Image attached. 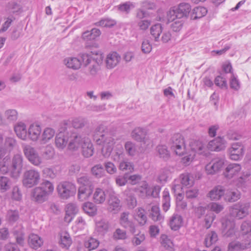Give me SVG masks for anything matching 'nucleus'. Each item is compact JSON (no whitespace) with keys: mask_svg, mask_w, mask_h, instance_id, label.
Masks as SVG:
<instances>
[{"mask_svg":"<svg viewBox=\"0 0 251 251\" xmlns=\"http://www.w3.org/2000/svg\"><path fill=\"white\" fill-rule=\"evenodd\" d=\"M160 242L162 246L166 249L171 251L173 250V243L167 235H162L160 237Z\"/></svg>","mask_w":251,"mask_h":251,"instance_id":"42","label":"nucleus"},{"mask_svg":"<svg viewBox=\"0 0 251 251\" xmlns=\"http://www.w3.org/2000/svg\"><path fill=\"white\" fill-rule=\"evenodd\" d=\"M137 191L141 196H150V188L146 181L141 182L140 185L137 188Z\"/></svg>","mask_w":251,"mask_h":251,"instance_id":"51","label":"nucleus"},{"mask_svg":"<svg viewBox=\"0 0 251 251\" xmlns=\"http://www.w3.org/2000/svg\"><path fill=\"white\" fill-rule=\"evenodd\" d=\"M55 131L51 128H46L40 137L41 144H45L50 140L54 135Z\"/></svg>","mask_w":251,"mask_h":251,"instance_id":"34","label":"nucleus"},{"mask_svg":"<svg viewBox=\"0 0 251 251\" xmlns=\"http://www.w3.org/2000/svg\"><path fill=\"white\" fill-rule=\"evenodd\" d=\"M162 32V26L160 24L152 25L150 29V32L155 42L159 41V36Z\"/></svg>","mask_w":251,"mask_h":251,"instance_id":"40","label":"nucleus"},{"mask_svg":"<svg viewBox=\"0 0 251 251\" xmlns=\"http://www.w3.org/2000/svg\"><path fill=\"white\" fill-rule=\"evenodd\" d=\"M59 196L64 200H67L74 196L76 192L75 184L68 181L60 182L57 187Z\"/></svg>","mask_w":251,"mask_h":251,"instance_id":"7","label":"nucleus"},{"mask_svg":"<svg viewBox=\"0 0 251 251\" xmlns=\"http://www.w3.org/2000/svg\"><path fill=\"white\" fill-rule=\"evenodd\" d=\"M87 123L86 119L78 117L74 119L72 122L73 126L75 128H80L84 127Z\"/></svg>","mask_w":251,"mask_h":251,"instance_id":"57","label":"nucleus"},{"mask_svg":"<svg viewBox=\"0 0 251 251\" xmlns=\"http://www.w3.org/2000/svg\"><path fill=\"white\" fill-rule=\"evenodd\" d=\"M88 138L75 132L70 131L68 148L70 150H76L81 147L85 142V141Z\"/></svg>","mask_w":251,"mask_h":251,"instance_id":"9","label":"nucleus"},{"mask_svg":"<svg viewBox=\"0 0 251 251\" xmlns=\"http://www.w3.org/2000/svg\"><path fill=\"white\" fill-rule=\"evenodd\" d=\"M92 190L86 187L81 186L79 188L78 192V199L80 201L87 200L92 194Z\"/></svg>","mask_w":251,"mask_h":251,"instance_id":"37","label":"nucleus"},{"mask_svg":"<svg viewBox=\"0 0 251 251\" xmlns=\"http://www.w3.org/2000/svg\"><path fill=\"white\" fill-rule=\"evenodd\" d=\"M222 229L224 236L226 237H232L235 235L237 229L235 228V222L232 220L225 219L222 221Z\"/></svg>","mask_w":251,"mask_h":251,"instance_id":"13","label":"nucleus"},{"mask_svg":"<svg viewBox=\"0 0 251 251\" xmlns=\"http://www.w3.org/2000/svg\"><path fill=\"white\" fill-rule=\"evenodd\" d=\"M150 216L154 221L162 222L163 221L164 217L161 215L160 208L157 205L151 206Z\"/></svg>","mask_w":251,"mask_h":251,"instance_id":"33","label":"nucleus"},{"mask_svg":"<svg viewBox=\"0 0 251 251\" xmlns=\"http://www.w3.org/2000/svg\"><path fill=\"white\" fill-rule=\"evenodd\" d=\"M241 169V165L238 163H230L226 167L224 175L227 179H231L238 174Z\"/></svg>","mask_w":251,"mask_h":251,"instance_id":"15","label":"nucleus"},{"mask_svg":"<svg viewBox=\"0 0 251 251\" xmlns=\"http://www.w3.org/2000/svg\"><path fill=\"white\" fill-rule=\"evenodd\" d=\"M133 217L139 226H144L147 222L148 218L145 211L142 207H138L134 210Z\"/></svg>","mask_w":251,"mask_h":251,"instance_id":"19","label":"nucleus"},{"mask_svg":"<svg viewBox=\"0 0 251 251\" xmlns=\"http://www.w3.org/2000/svg\"><path fill=\"white\" fill-rule=\"evenodd\" d=\"M229 84L230 88L234 90L237 91L240 88V82L233 74L230 77Z\"/></svg>","mask_w":251,"mask_h":251,"instance_id":"63","label":"nucleus"},{"mask_svg":"<svg viewBox=\"0 0 251 251\" xmlns=\"http://www.w3.org/2000/svg\"><path fill=\"white\" fill-rule=\"evenodd\" d=\"M93 201L98 204L103 203L106 199L104 191L100 188H96L93 194Z\"/></svg>","mask_w":251,"mask_h":251,"instance_id":"32","label":"nucleus"},{"mask_svg":"<svg viewBox=\"0 0 251 251\" xmlns=\"http://www.w3.org/2000/svg\"><path fill=\"white\" fill-rule=\"evenodd\" d=\"M66 213L69 215L75 216L78 212V209L76 204L69 203L66 206Z\"/></svg>","mask_w":251,"mask_h":251,"instance_id":"60","label":"nucleus"},{"mask_svg":"<svg viewBox=\"0 0 251 251\" xmlns=\"http://www.w3.org/2000/svg\"><path fill=\"white\" fill-rule=\"evenodd\" d=\"M105 129L104 125H98L95 129L93 136L97 144L102 146V155L105 158H107L111 155L115 141L111 134L106 131Z\"/></svg>","mask_w":251,"mask_h":251,"instance_id":"1","label":"nucleus"},{"mask_svg":"<svg viewBox=\"0 0 251 251\" xmlns=\"http://www.w3.org/2000/svg\"><path fill=\"white\" fill-rule=\"evenodd\" d=\"M119 168L122 171H127L132 172L134 170V165L131 162L127 159H125L120 162Z\"/></svg>","mask_w":251,"mask_h":251,"instance_id":"45","label":"nucleus"},{"mask_svg":"<svg viewBox=\"0 0 251 251\" xmlns=\"http://www.w3.org/2000/svg\"><path fill=\"white\" fill-rule=\"evenodd\" d=\"M69 141V132L64 131L57 133L55 139V144L59 149H63Z\"/></svg>","mask_w":251,"mask_h":251,"instance_id":"18","label":"nucleus"},{"mask_svg":"<svg viewBox=\"0 0 251 251\" xmlns=\"http://www.w3.org/2000/svg\"><path fill=\"white\" fill-rule=\"evenodd\" d=\"M19 114L15 109H8L5 110L3 114L4 121L8 123H14L18 119Z\"/></svg>","mask_w":251,"mask_h":251,"instance_id":"25","label":"nucleus"},{"mask_svg":"<svg viewBox=\"0 0 251 251\" xmlns=\"http://www.w3.org/2000/svg\"><path fill=\"white\" fill-rule=\"evenodd\" d=\"M100 244L99 241L95 238L91 237L84 243V246L89 251L95 250L98 248Z\"/></svg>","mask_w":251,"mask_h":251,"instance_id":"48","label":"nucleus"},{"mask_svg":"<svg viewBox=\"0 0 251 251\" xmlns=\"http://www.w3.org/2000/svg\"><path fill=\"white\" fill-rule=\"evenodd\" d=\"M121 208V201L119 199L115 194H110L108 201V210L115 213L118 212Z\"/></svg>","mask_w":251,"mask_h":251,"instance_id":"16","label":"nucleus"},{"mask_svg":"<svg viewBox=\"0 0 251 251\" xmlns=\"http://www.w3.org/2000/svg\"><path fill=\"white\" fill-rule=\"evenodd\" d=\"M14 131L17 136L23 140H26L27 138L28 131L25 124L22 122H18L14 126Z\"/></svg>","mask_w":251,"mask_h":251,"instance_id":"22","label":"nucleus"},{"mask_svg":"<svg viewBox=\"0 0 251 251\" xmlns=\"http://www.w3.org/2000/svg\"><path fill=\"white\" fill-rule=\"evenodd\" d=\"M173 23L171 25V28L175 32L179 31L183 25L182 20L176 19V20L172 22Z\"/></svg>","mask_w":251,"mask_h":251,"instance_id":"64","label":"nucleus"},{"mask_svg":"<svg viewBox=\"0 0 251 251\" xmlns=\"http://www.w3.org/2000/svg\"><path fill=\"white\" fill-rule=\"evenodd\" d=\"M82 208L85 213L91 216L95 215L97 212L96 206L91 202H85L83 204Z\"/></svg>","mask_w":251,"mask_h":251,"instance_id":"39","label":"nucleus"},{"mask_svg":"<svg viewBox=\"0 0 251 251\" xmlns=\"http://www.w3.org/2000/svg\"><path fill=\"white\" fill-rule=\"evenodd\" d=\"M224 200L229 202H233L240 198V193L237 189H228L225 190Z\"/></svg>","mask_w":251,"mask_h":251,"instance_id":"24","label":"nucleus"},{"mask_svg":"<svg viewBox=\"0 0 251 251\" xmlns=\"http://www.w3.org/2000/svg\"><path fill=\"white\" fill-rule=\"evenodd\" d=\"M180 182L184 186H191L194 184L193 177L189 174H183L180 175Z\"/></svg>","mask_w":251,"mask_h":251,"instance_id":"46","label":"nucleus"},{"mask_svg":"<svg viewBox=\"0 0 251 251\" xmlns=\"http://www.w3.org/2000/svg\"><path fill=\"white\" fill-rule=\"evenodd\" d=\"M225 148L226 141L221 137H218L210 141L207 146V148L211 151H219L224 150Z\"/></svg>","mask_w":251,"mask_h":251,"instance_id":"17","label":"nucleus"},{"mask_svg":"<svg viewBox=\"0 0 251 251\" xmlns=\"http://www.w3.org/2000/svg\"><path fill=\"white\" fill-rule=\"evenodd\" d=\"M110 225L108 222L102 220L96 224V229L99 232L104 234L108 231Z\"/></svg>","mask_w":251,"mask_h":251,"instance_id":"47","label":"nucleus"},{"mask_svg":"<svg viewBox=\"0 0 251 251\" xmlns=\"http://www.w3.org/2000/svg\"><path fill=\"white\" fill-rule=\"evenodd\" d=\"M77 182L81 184L82 186H89L91 184L90 177L86 175H80L77 178Z\"/></svg>","mask_w":251,"mask_h":251,"instance_id":"62","label":"nucleus"},{"mask_svg":"<svg viewBox=\"0 0 251 251\" xmlns=\"http://www.w3.org/2000/svg\"><path fill=\"white\" fill-rule=\"evenodd\" d=\"M192 149L199 154H202L204 151L205 147L201 141H196L192 145Z\"/></svg>","mask_w":251,"mask_h":251,"instance_id":"61","label":"nucleus"},{"mask_svg":"<svg viewBox=\"0 0 251 251\" xmlns=\"http://www.w3.org/2000/svg\"><path fill=\"white\" fill-rule=\"evenodd\" d=\"M54 191L53 184L48 180H44L39 186L32 190V195L34 200L39 203L46 201L49 196L51 195Z\"/></svg>","mask_w":251,"mask_h":251,"instance_id":"3","label":"nucleus"},{"mask_svg":"<svg viewBox=\"0 0 251 251\" xmlns=\"http://www.w3.org/2000/svg\"><path fill=\"white\" fill-rule=\"evenodd\" d=\"M41 127L36 124H31L28 128L27 136L32 141H36L41 137Z\"/></svg>","mask_w":251,"mask_h":251,"instance_id":"21","label":"nucleus"},{"mask_svg":"<svg viewBox=\"0 0 251 251\" xmlns=\"http://www.w3.org/2000/svg\"><path fill=\"white\" fill-rule=\"evenodd\" d=\"M22 148L24 154L27 159L38 152L35 148L30 145L23 144Z\"/></svg>","mask_w":251,"mask_h":251,"instance_id":"43","label":"nucleus"},{"mask_svg":"<svg viewBox=\"0 0 251 251\" xmlns=\"http://www.w3.org/2000/svg\"><path fill=\"white\" fill-rule=\"evenodd\" d=\"M250 243H241L238 241H233L228 245V251H240L248 248Z\"/></svg>","mask_w":251,"mask_h":251,"instance_id":"28","label":"nucleus"},{"mask_svg":"<svg viewBox=\"0 0 251 251\" xmlns=\"http://www.w3.org/2000/svg\"><path fill=\"white\" fill-rule=\"evenodd\" d=\"M10 181L8 177L5 176L0 177V190L5 192L10 188Z\"/></svg>","mask_w":251,"mask_h":251,"instance_id":"59","label":"nucleus"},{"mask_svg":"<svg viewBox=\"0 0 251 251\" xmlns=\"http://www.w3.org/2000/svg\"><path fill=\"white\" fill-rule=\"evenodd\" d=\"M182 185L178 180H175L172 184V190L177 197L181 198L182 195L181 191L182 190Z\"/></svg>","mask_w":251,"mask_h":251,"instance_id":"56","label":"nucleus"},{"mask_svg":"<svg viewBox=\"0 0 251 251\" xmlns=\"http://www.w3.org/2000/svg\"><path fill=\"white\" fill-rule=\"evenodd\" d=\"M64 64L69 68L73 70L79 69L82 64L81 60L76 57H69L64 59Z\"/></svg>","mask_w":251,"mask_h":251,"instance_id":"26","label":"nucleus"},{"mask_svg":"<svg viewBox=\"0 0 251 251\" xmlns=\"http://www.w3.org/2000/svg\"><path fill=\"white\" fill-rule=\"evenodd\" d=\"M54 154V149L51 146H47L43 151L42 156L46 160H50L53 158Z\"/></svg>","mask_w":251,"mask_h":251,"instance_id":"53","label":"nucleus"},{"mask_svg":"<svg viewBox=\"0 0 251 251\" xmlns=\"http://www.w3.org/2000/svg\"><path fill=\"white\" fill-rule=\"evenodd\" d=\"M124 157L125 154L122 147L120 148H117L112 155V159L115 162H120L122 160H124Z\"/></svg>","mask_w":251,"mask_h":251,"instance_id":"50","label":"nucleus"},{"mask_svg":"<svg viewBox=\"0 0 251 251\" xmlns=\"http://www.w3.org/2000/svg\"><path fill=\"white\" fill-rule=\"evenodd\" d=\"M206 8L202 6L196 7L193 9L192 16L194 19L201 18L207 13Z\"/></svg>","mask_w":251,"mask_h":251,"instance_id":"44","label":"nucleus"},{"mask_svg":"<svg viewBox=\"0 0 251 251\" xmlns=\"http://www.w3.org/2000/svg\"><path fill=\"white\" fill-rule=\"evenodd\" d=\"M13 233L16 240L17 243L23 246L25 244L23 227L21 225L16 226L13 229Z\"/></svg>","mask_w":251,"mask_h":251,"instance_id":"27","label":"nucleus"},{"mask_svg":"<svg viewBox=\"0 0 251 251\" xmlns=\"http://www.w3.org/2000/svg\"><path fill=\"white\" fill-rule=\"evenodd\" d=\"M116 24V22L110 19H104L95 23L97 26H100L102 27H111Z\"/></svg>","mask_w":251,"mask_h":251,"instance_id":"58","label":"nucleus"},{"mask_svg":"<svg viewBox=\"0 0 251 251\" xmlns=\"http://www.w3.org/2000/svg\"><path fill=\"white\" fill-rule=\"evenodd\" d=\"M91 173L97 178H100L104 175V170L102 165L99 164L95 165L91 169Z\"/></svg>","mask_w":251,"mask_h":251,"instance_id":"49","label":"nucleus"},{"mask_svg":"<svg viewBox=\"0 0 251 251\" xmlns=\"http://www.w3.org/2000/svg\"><path fill=\"white\" fill-rule=\"evenodd\" d=\"M169 144L171 150L176 154L181 156L185 153V145L184 138L180 133L173 134L169 141Z\"/></svg>","mask_w":251,"mask_h":251,"instance_id":"6","label":"nucleus"},{"mask_svg":"<svg viewBox=\"0 0 251 251\" xmlns=\"http://www.w3.org/2000/svg\"><path fill=\"white\" fill-rule=\"evenodd\" d=\"M182 218L181 216L177 214H174L170 220V226L172 229L177 230L181 226Z\"/></svg>","mask_w":251,"mask_h":251,"instance_id":"31","label":"nucleus"},{"mask_svg":"<svg viewBox=\"0 0 251 251\" xmlns=\"http://www.w3.org/2000/svg\"><path fill=\"white\" fill-rule=\"evenodd\" d=\"M225 194V189L220 185L214 187L207 194V197L211 201H218Z\"/></svg>","mask_w":251,"mask_h":251,"instance_id":"23","label":"nucleus"},{"mask_svg":"<svg viewBox=\"0 0 251 251\" xmlns=\"http://www.w3.org/2000/svg\"><path fill=\"white\" fill-rule=\"evenodd\" d=\"M191 10L190 5L187 3H180L177 7L170 9L167 13L168 22H173L176 19L182 20L188 17Z\"/></svg>","mask_w":251,"mask_h":251,"instance_id":"4","label":"nucleus"},{"mask_svg":"<svg viewBox=\"0 0 251 251\" xmlns=\"http://www.w3.org/2000/svg\"><path fill=\"white\" fill-rule=\"evenodd\" d=\"M129 215L128 212L121 213L119 223L124 228L128 229L132 233H134L136 230L135 226L133 222L129 219Z\"/></svg>","mask_w":251,"mask_h":251,"instance_id":"14","label":"nucleus"},{"mask_svg":"<svg viewBox=\"0 0 251 251\" xmlns=\"http://www.w3.org/2000/svg\"><path fill=\"white\" fill-rule=\"evenodd\" d=\"M85 142L81 147L82 152L85 157H89L94 153V147L89 138L85 141Z\"/></svg>","mask_w":251,"mask_h":251,"instance_id":"30","label":"nucleus"},{"mask_svg":"<svg viewBox=\"0 0 251 251\" xmlns=\"http://www.w3.org/2000/svg\"><path fill=\"white\" fill-rule=\"evenodd\" d=\"M125 150L128 156H134L137 153V146L136 144L132 142L127 141L126 142L124 145Z\"/></svg>","mask_w":251,"mask_h":251,"instance_id":"35","label":"nucleus"},{"mask_svg":"<svg viewBox=\"0 0 251 251\" xmlns=\"http://www.w3.org/2000/svg\"><path fill=\"white\" fill-rule=\"evenodd\" d=\"M60 244L62 247L68 248L72 244V239L68 233H63L60 236Z\"/></svg>","mask_w":251,"mask_h":251,"instance_id":"55","label":"nucleus"},{"mask_svg":"<svg viewBox=\"0 0 251 251\" xmlns=\"http://www.w3.org/2000/svg\"><path fill=\"white\" fill-rule=\"evenodd\" d=\"M121 56L116 52L109 53L106 58V67L108 69L115 67L121 61Z\"/></svg>","mask_w":251,"mask_h":251,"instance_id":"20","label":"nucleus"},{"mask_svg":"<svg viewBox=\"0 0 251 251\" xmlns=\"http://www.w3.org/2000/svg\"><path fill=\"white\" fill-rule=\"evenodd\" d=\"M82 65L86 67L85 74L91 77H96L101 69L103 55L99 50L91 51L89 53L80 55Z\"/></svg>","mask_w":251,"mask_h":251,"instance_id":"2","label":"nucleus"},{"mask_svg":"<svg viewBox=\"0 0 251 251\" xmlns=\"http://www.w3.org/2000/svg\"><path fill=\"white\" fill-rule=\"evenodd\" d=\"M41 179L40 172L35 169L26 170L23 174L22 183L26 188H30L37 185Z\"/></svg>","mask_w":251,"mask_h":251,"instance_id":"5","label":"nucleus"},{"mask_svg":"<svg viewBox=\"0 0 251 251\" xmlns=\"http://www.w3.org/2000/svg\"><path fill=\"white\" fill-rule=\"evenodd\" d=\"M245 149L241 143L232 144L228 149L229 157L231 160L237 161L241 159L244 155Z\"/></svg>","mask_w":251,"mask_h":251,"instance_id":"12","label":"nucleus"},{"mask_svg":"<svg viewBox=\"0 0 251 251\" xmlns=\"http://www.w3.org/2000/svg\"><path fill=\"white\" fill-rule=\"evenodd\" d=\"M162 209L164 212H167L170 207V196L168 189H165L162 193Z\"/></svg>","mask_w":251,"mask_h":251,"instance_id":"38","label":"nucleus"},{"mask_svg":"<svg viewBox=\"0 0 251 251\" xmlns=\"http://www.w3.org/2000/svg\"><path fill=\"white\" fill-rule=\"evenodd\" d=\"M23 167V157L21 154H15L12 158L9 170L11 177L17 178L21 174Z\"/></svg>","mask_w":251,"mask_h":251,"instance_id":"8","label":"nucleus"},{"mask_svg":"<svg viewBox=\"0 0 251 251\" xmlns=\"http://www.w3.org/2000/svg\"><path fill=\"white\" fill-rule=\"evenodd\" d=\"M132 138L137 142H142L148 147L151 146V141L147 135V130L141 127H136L131 132Z\"/></svg>","mask_w":251,"mask_h":251,"instance_id":"10","label":"nucleus"},{"mask_svg":"<svg viewBox=\"0 0 251 251\" xmlns=\"http://www.w3.org/2000/svg\"><path fill=\"white\" fill-rule=\"evenodd\" d=\"M32 165L36 167H40L43 164V159L38 152L34 154L27 159Z\"/></svg>","mask_w":251,"mask_h":251,"instance_id":"54","label":"nucleus"},{"mask_svg":"<svg viewBox=\"0 0 251 251\" xmlns=\"http://www.w3.org/2000/svg\"><path fill=\"white\" fill-rule=\"evenodd\" d=\"M218 240L217 233L214 231H211L208 233L205 237L204 244L206 247H209L215 244Z\"/></svg>","mask_w":251,"mask_h":251,"instance_id":"36","label":"nucleus"},{"mask_svg":"<svg viewBox=\"0 0 251 251\" xmlns=\"http://www.w3.org/2000/svg\"><path fill=\"white\" fill-rule=\"evenodd\" d=\"M125 202L128 209H132L135 207L137 202L134 194L132 193L126 194Z\"/></svg>","mask_w":251,"mask_h":251,"instance_id":"41","label":"nucleus"},{"mask_svg":"<svg viewBox=\"0 0 251 251\" xmlns=\"http://www.w3.org/2000/svg\"><path fill=\"white\" fill-rule=\"evenodd\" d=\"M28 241L30 247L34 249L39 248L43 244L42 239L38 235L33 233L29 235Z\"/></svg>","mask_w":251,"mask_h":251,"instance_id":"29","label":"nucleus"},{"mask_svg":"<svg viewBox=\"0 0 251 251\" xmlns=\"http://www.w3.org/2000/svg\"><path fill=\"white\" fill-rule=\"evenodd\" d=\"M250 208V203L239 202L234 205L230 213L233 216L238 219H242L248 215Z\"/></svg>","mask_w":251,"mask_h":251,"instance_id":"11","label":"nucleus"},{"mask_svg":"<svg viewBox=\"0 0 251 251\" xmlns=\"http://www.w3.org/2000/svg\"><path fill=\"white\" fill-rule=\"evenodd\" d=\"M156 151L159 157L164 160H167L170 157L169 152L165 146L158 145L156 147Z\"/></svg>","mask_w":251,"mask_h":251,"instance_id":"52","label":"nucleus"}]
</instances>
